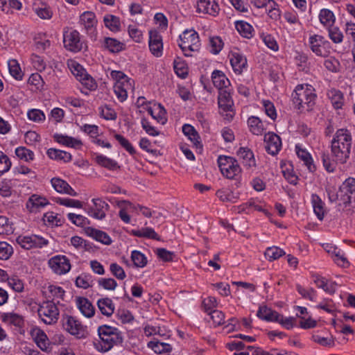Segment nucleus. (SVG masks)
I'll return each instance as SVG.
<instances>
[{
  "instance_id": "39",
  "label": "nucleus",
  "mask_w": 355,
  "mask_h": 355,
  "mask_svg": "<svg viewBox=\"0 0 355 355\" xmlns=\"http://www.w3.org/2000/svg\"><path fill=\"white\" fill-rule=\"evenodd\" d=\"M54 139L58 143L67 147L78 149L83 146V142L80 139L67 135L55 134L54 135Z\"/></svg>"
},
{
  "instance_id": "38",
  "label": "nucleus",
  "mask_w": 355,
  "mask_h": 355,
  "mask_svg": "<svg viewBox=\"0 0 355 355\" xmlns=\"http://www.w3.org/2000/svg\"><path fill=\"white\" fill-rule=\"evenodd\" d=\"M94 160L98 165L105 168L109 171H116L120 168V166L116 160L102 154H95Z\"/></svg>"
},
{
  "instance_id": "19",
  "label": "nucleus",
  "mask_w": 355,
  "mask_h": 355,
  "mask_svg": "<svg viewBox=\"0 0 355 355\" xmlns=\"http://www.w3.org/2000/svg\"><path fill=\"white\" fill-rule=\"evenodd\" d=\"M237 156L242 164L248 171H254L256 168V161L253 152L248 147H241L237 151Z\"/></svg>"
},
{
  "instance_id": "22",
  "label": "nucleus",
  "mask_w": 355,
  "mask_h": 355,
  "mask_svg": "<svg viewBox=\"0 0 355 355\" xmlns=\"http://www.w3.org/2000/svg\"><path fill=\"white\" fill-rule=\"evenodd\" d=\"M79 23L86 30L88 34H94L96 32L97 19L94 12L85 11L80 16Z\"/></svg>"
},
{
  "instance_id": "54",
  "label": "nucleus",
  "mask_w": 355,
  "mask_h": 355,
  "mask_svg": "<svg viewBox=\"0 0 355 355\" xmlns=\"http://www.w3.org/2000/svg\"><path fill=\"white\" fill-rule=\"evenodd\" d=\"M8 65L10 75L16 80H22L24 74L17 60L15 59L9 60Z\"/></svg>"
},
{
  "instance_id": "21",
  "label": "nucleus",
  "mask_w": 355,
  "mask_h": 355,
  "mask_svg": "<svg viewBox=\"0 0 355 355\" xmlns=\"http://www.w3.org/2000/svg\"><path fill=\"white\" fill-rule=\"evenodd\" d=\"M295 150L297 157L304 162L309 172L313 173L316 170V166L313 164V160L310 153L303 147L300 144L295 146Z\"/></svg>"
},
{
  "instance_id": "12",
  "label": "nucleus",
  "mask_w": 355,
  "mask_h": 355,
  "mask_svg": "<svg viewBox=\"0 0 355 355\" xmlns=\"http://www.w3.org/2000/svg\"><path fill=\"white\" fill-rule=\"evenodd\" d=\"M92 202V206L88 209V215L96 220H101L105 218L107 212L110 208L108 203L98 198H93Z\"/></svg>"
},
{
  "instance_id": "53",
  "label": "nucleus",
  "mask_w": 355,
  "mask_h": 355,
  "mask_svg": "<svg viewBox=\"0 0 355 355\" xmlns=\"http://www.w3.org/2000/svg\"><path fill=\"white\" fill-rule=\"evenodd\" d=\"M131 260L136 268H144L148 263L147 257L139 250H133L131 252Z\"/></svg>"
},
{
  "instance_id": "56",
  "label": "nucleus",
  "mask_w": 355,
  "mask_h": 355,
  "mask_svg": "<svg viewBox=\"0 0 355 355\" xmlns=\"http://www.w3.org/2000/svg\"><path fill=\"white\" fill-rule=\"evenodd\" d=\"M209 45L210 52L214 55H217L223 49L224 43L219 36H213L209 39Z\"/></svg>"
},
{
  "instance_id": "20",
  "label": "nucleus",
  "mask_w": 355,
  "mask_h": 355,
  "mask_svg": "<svg viewBox=\"0 0 355 355\" xmlns=\"http://www.w3.org/2000/svg\"><path fill=\"white\" fill-rule=\"evenodd\" d=\"M340 191L344 195L343 203L345 206L349 205L352 198H355V178H347L340 187Z\"/></svg>"
},
{
  "instance_id": "15",
  "label": "nucleus",
  "mask_w": 355,
  "mask_h": 355,
  "mask_svg": "<svg viewBox=\"0 0 355 355\" xmlns=\"http://www.w3.org/2000/svg\"><path fill=\"white\" fill-rule=\"evenodd\" d=\"M264 142L267 153L272 156L277 155L282 149V139L278 135L273 132H268L265 135Z\"/></svg>"
},
{
  "instance_id": "11",
  "label": "nucleus",
  "mask_w": 355,
  "mask_h": 355,
  "mask_svg": "<svg viewBox=\"0 0 355 355\" xmlns=\"http://www.w3.org/2000/svg\"><path fill=\"white\" fill-rule=\"evenodd\" d=\"M17 243L24 249L30 250L34 248H42L48 244V241L36 234L19 236Z\"/></svg>"
},
{
  "instance_id": "25",
  "label": "nucleus",
  "mask_w": 355,
  "mask_h": 355,
  "mask_svg": "<svg viewBox=\"0 0 355 355\" xmlns=\"http://www.w3.org/2000/svg\"><path fill=\"white\" fill-rule=\"evenodd\" d=\"M211 77L214 85L218 89V92L231 89L230 81L222 71L218 69L214 70L211 73Z\"/></svg>"
},
{
  "instance_id": "2",
  "label": "nucleus",
  "mask_w": 355,
  "mask_h": 355,
  "mask_svg": "<svg viewBox=\"0 0 355 355\" xmlns=\"http://www.w3.org/2000/svg\"><path fill=\"white\" fill-rule=\"evenodd\" d=\"M315 88L309 84H299L291 94L292 103L300 112L313 110L317 100Z\"/></svg>"
},
{
  "instance_id": "23",
  "label": "nucleus",
  "mask_w": 355,
  "mask_h": 355,
  "mask_svg": "<svg viewBox=\"0 0 355 355\" xmlns=\"http://www.w3.org/2000/svg\"><path fill=\"white\" fill-rule=\"evenodd\" d=\"M32 8L36 15L42 19L49 20L53 17V12L51 7L41 0H35Z\"/></svg>"
},
{
  "instance_id": "63",
  "label": "nucleus",
  "mask_w": 355,
  "mask_h": 355,
  "mask_svg": "<svg viewBox=\"0 0 355 355\" xmlns=\"http://www.w3.org/2000/svg\"><path fill=\"white\" fill-rule=\"evenodd\" d=\"M27 117L35 123H43L46 120V116L43 111L39 109H31L27 112Z\"/></svg>"
},
{
  "instance_id": "10",
  "label": "nucleus",
  "mask_w": 355,
  "mask_h": 355,
  "mask_svg": "<svg viewBox=\"0 0 355 355\" xmlns=\"http://www.w3.org/2000/svg\"><path fill=\"white\" fill-rule=\"evenodd\" d=\"M49 267L56 275L67 274L71 270L69 259L64 255H55L49 259Z\"/></svg>"
},
{
  "instance_id": "42",
  "label": "nucleus",
  "mask_w": 355,
  "mask_h": 355,
  "mask_svg": "<svg viewBox=\"0 0 355 355\" xmlns=\"http://www.w3.org/2000/svg\"><path fill=\"white\" fill-rule=\"evenodd\" d=\"M131 234L139 238H146L159 241L160 237L157 233L155 232L153 228L146 227L141 229L132 230Z\"/></svg>"
},
{
  "instance_id": "47",
  "label": "nucleus",
  "mask_w": 355,
  "mask_h": 355,
  "mask_svg": "<svg viewBox=\"0 0 355 355\" xmlns=\"http://www.w3.org/2000/svg\"><path fill=\"white\" fill-rule=\"evenodd\" d=\"M279 313L267 306H261L257 311V315L259 318L267 322H275Z\"/></svg>"
},
{
  "instance_id": "29",
  "label": "nucleus",
  "mask_w": 355,
  "mask_h": 355,
  "mask_svg": "<svg viewBox=\"0 0 355 355\" xmlns=\"http://www.w3.org/2000/svg\"><path fill=\"white\" fill-rule=\"evenodd\" d=\"M85 232L88 236L104 245H108L112 242L110 236L102 230L89 227L85 230Z\"/></svg>"
},
{
  "instance_id": "55",
  "label": "nucleus",
  "mask_w": 355,
  "mask_h": 355,
  "mask_svg": "<svg viewBox=\"0 0 355 355\" xmlns=\"http://www.w3.org/2000/svg\"><path fill=\"white\" fill-rule=\"evenodd\" d=\"M285 254L283 249L277 246H272L266 248L264 255L269 261H272L278 259Z\"/></svg>"
},
{
  "instance_id": "7",
  "label": "nucleus",
  "mask_w": 355,
  "mask_h": 355,
  "mask_svg": "<svg viewBox=\"0 0 355 355\" xmlns=\"http://www.w3.org/2000/svg\"><path fill=\"white\" fill-rule=\"evenodd\" d=\"M63 327L71 335L78 339L85 338L88 335L87 328L76 317L66 315L63 319Z\"/></svg>"
},
{
  "instance_id": "51",
  "label": "nucleus",
  "mask_w": 355,
  "mask_h": 355,
  "mask_svg": "<svg viewBox=\"0 0 355 355\" xmlns=\"http://www.w3.org/2000/svg\"><path fill=\"white\" fill-rule=\"evenodd\" d=\"M259 37L268 49L275 52L279 51V44L273 35L268 33L262 32L259 33Z\"/></svg>"
},
{
  "instance_id": "3",
  "label": "nucleus",
  "mask_w": 355,
  "mask_h": 355,
  "mask_svg": "<svg viewBox=\"0 0 355 355\" xmlns=\"http://www.w3.org/2000/svg\"><path fill=\"white\" fill-rule=\"evenodd\" d=\"M97 331L99 340L94 342V346L98 352H107L123 342L122 333L116 327L103 324L98 327Z\"/></svg>"
},
{
  "instance_id": "32",
  "label": "nucleus",
  "mask_w": 355,
  "mask_h": 355,
  "mask_svg": "<svg viewBox=\"0 0 355 355\" xmlns=\"http://www.w3.org/2000/svg\"><path fill=\"white\" fill-rule=\"evenodd\" d=\"M182 132L192 142L194 147L197 149H202L200 137L193 126L190 124H184L182 126Z\"/></svg>"
},
{
  "instance_id": "17",
  "label": "nucleus",
  "mask_w": 355,
  "mask_h": 355,
  "mask_svg": "<svg viewBox=\"0 0 355 355\" xmlns=\"http://www.w3.org/2000/svg\"><path fill=\"white\" fill-rule=\"evenodd\" d=\"M269 124L267 121H263L257 116H250L247 120L249 131L257 136H261L265 133Z\"/></svg>"
},
{
  "instance_id": "59",
  "label": "nucleus",
  "mask_w": 355,
  "mask_h": 355,
  "mask_svg": "<svg viewBox=\"0 0 355 355\" xmlns=\"http://www.w3.org/2000/svg\"><path fill=\"white\" fill-rule=\"evenodd\" d=\"M296 290L303 298L309 300L312 302L315 301L317 293L313 288H305L302 286L297 284Z\"/></svg>"
},
{
  "instance_id": "52",
  "label": "nucleus",
  "mask_w": 355,
  "mask_h": 355,
  "mask_svg": "<svg viewBox=\"0 0 355 355\" xmlns=\"http://www.w3.org/2000/svg\"><path fill=\"white\" fill-rule=\"evenodd\" d=\"M173 68L176 75L181 78H186L189 73V69L187 63L180 58L175 59L173 62Z\"/></svg>"
},
{
  "instance_id": "27",
  "label": "nucleus",
  "mask_w": 355,
  "mask_h": 355,
  "mask_svg": "<svg viewBox=\"0 0 355 355\" xmlns=\"http://www.w3.org/2000/svg\"><path fill=\"white\" fill-rule=\"evenodd\" d=\"M51 183L53 189L58 193L76 196L77 192L64 180L59 178H53Z\"/></svg>"
},
{
  "instance_id": "26",
  "label": "nucleus",
  "mask_w": 355,
  "mask_h": 355,
  "mask_svg": "<svg viewBox=\"0 0 355 355\" xmlns=\"http://www.w3.org/2000/svg\"><path fill=\"white\" fill-rule=\"evenodd\" d=\"M147 347L157 355H171L173 347L171 344L161 342L157 338H153L148 342Z\"/></svg>"
},
{
  "instance_id": "16",
  "label": "nucleus",
  "mask_w": 355,
  "mask_h": 355,
  "mask_svg": "<svg viewBox=\"0 0 355 355\" xmlns=\"http://www.w3.org/2000/svg\"><path fill=\"white\" fill-rule=\"evenodd\" d=\"M229 58L233 71L236 74L241 75L247 70V58L242 53L239 51H232L229 54Z\"/></svg>"
},
{
  "instance_id": "18",
  "label": "nucleus",
  "mask_w": 355,
  "mask_h": 355,
  "mask_svg": "<svg viewBox=\"0 0 355 355\" xmlns=\"http://www.w3.org/2000/svg\"><path fill=\"white\" fill-rule=\"evenodd\" d=\"M220 7L217 0H199L196 4V12L216 17L218 15Z\"/></svg>"
},
{
  "instance_id": "34",
  "label": "nucleus",
  "mask_w": 355,
  "mask_h": 355,
  "mask_svg": "<svg viewBox=\"0 0 355 355\" xmlns=\"http://www.w3.org/2000/svg\"><path fill=\"white\" fill-rule=\"evenodd\" d=\"M49 204L46 198L38 195H32L26 202V208L31 212H37Z\"/></svg>"
},
{
  "instance_id": "58",
  "label": "nucleus",
  "mask_w": 355,
  "mask_h": 355,
  "mask_svg": "<svg viewBox=\"0 0 355 355\" xmlns=\"http://www.w3.org/2000/svg\"><path fill=\"white\" fill-rule=\"evenodd\" d=\"M329 39L335 44H340L343 41L344 35L338 26L334 25L327 28Z\"/></svg>"
},
{
  "instance_id": "8",
  "label": "nucleus",
  "mask_w": 355,
  "mask_h": 355,
  "mask_svg": "<svg viewBox=\"0 0 355 355\" xmlns=\"http://www.w3.org/2000/svg\"><path fill=\"white\" fill-rule=\"evenodd\" d=\"M63 44L67 50L74 53L80 51L84 44L79 32L69 28L63 32Z\"/></svg>"
},
{
  "instance_id": "9",
  "label": "nucleus",
  "mask_w": 355,
  "mask_h": 355,
  "mask_svg": "<svg viewBox=\"0 0 355 355\" xmlns=\"http://www.w3.org/2000/svg\"><path fill=\"white\" fill-rule=\"evenodd\" d=\"M329 42L323 35L319 34H310L308 39V45L311 51L317 56L325 57L328 51L326 48L329 46Z\"/></svg>"
},
{
  "instance_id": "41",
  "label": "nucleus",
  "mask_w": 355,
  "mask_h": 355,
  "mask_svg": "<svg viewBox=\"0 0 355 355\" xmlns=\"http://www.w3.org/2000/svg\"><path fill=\"white\" fill-rule=\"evenodd\" d=\"M235 28L243 37L250 39L254 35V28L251 24L243 21L238 20L234 22Z\"/></svg>"
},
{
  "instance_id": "40",
  "label": "nucleus",
  "mask_w": 355,
  "mask_h": 355,
  "mask_svg": "<svg viewBox=\"0 0 355 355\" xmlns=\"http://www.w3.org/2000/svg\"><path fill=\"white\" fill-rule=\"evenodd\" d=\"M318 18L321 24L326 29L334 26L336 21V17L334 12L327 8H322L320 10Z\"/></svg>"
},
{
  "instance_id": "60",
  "label": "nucleus",
  "mask_w": 355,
  "mask_h": 355,
  "mask_svg": "<svg viewBox=\"0 0 355 355\" xmlns=\"http://www.w3.org/2000/svg\"><path fill=\"white\" fill-rule=\"evenodd\" d=\"M105 26L112 31H118L120 28V21L119 17L107 15L103 19Z\"/></svg>"
},
{
  "instance_id": "24",
  "label": "nucleus",
  "mask_w": 355,
  "mask_h": 355,
  "mask_svg": "<svg viewBox=\"0 0 355 355\" xmlns=\"http://www.w3.org/2000/svg\"><path fill=\"white\" fill-rule=\"evenodd\" d=\"M134 80H128L121 83H115L114 85V92L120 102L125 101L128 98L129 90L134 89Z\"/></svg>"
},
{
  "instance_id": "14",
  "label": "nucleus",
  "mask_w": 355,
  "mask_h": 355,
  "mask_svg": "<svg viewBox=\"0 0 355 355\" xmlns=\"http://www.w3.org/2000/svg\"><path fill=\"white\" fill-rule=\"evenodd\" d=\"M148 46L151 53L159 58L163 53V41L162 36L157 30L149 31Z\"/></svg>"
},
{
  "instance_id": "28",
  "label": "nucleus",
  "mask_w": 355,
  "mask_h": 355,
  "mask_svg": "<svg viewBox=\"0 0 355 355\" xmlns=\"http://www.w3.org/2000/svg\"><path fill=\"white\" fill-rule=\"evenodd\" d=\"M76 304L80 313L86 318H90L94 316L95 309L90 301L84 297H78L76 299Z\"/></svg>"
},
{
  "instance_id": "48",
  "label": "nucleus",
  "mask_w": 355,
  "mask_h": 355,
  "mask_svg": "<svg viewBox=\"0 0 355 355\" xmlns=\"http://www.w3.org/2000/svg\"><path fill=\"white\" fill-rule=\"evenodd\" d=\"M282 168V173L284 178L291 184L296 185L298 182V176L295 174L293 170V166L291 164H285L281 165Z\"/></svg>"
},
{
  "instance_id": "46",
  "label": "nucleus",
  "mask_w": 355,
  "mask_h": 355,
  "mask_svg": "<svg viewBox=\"0 0 355 355\" xmlns=\"http://www.w3.org/2000/svg\"><path fill=\"white\" fill-rule=\"evenodd\" d=\"M268 17L272 20H279L281 17V10L279 4L274 0H268L264 8Z\"/></svg>"
},
{
  "instance_id": "37",
  "label": "nucleus",
  "mask_w": 355,
  "mask_h": 355,
  "mask_svg": "<svg viewBox=\"0 0 355 355\" xmlns=\"http://www.w3.org/2000/svg\"><path fill=\"white\" fill-rule=\"evenodd\" d=\"M327 95L335 109L338 110L343 107L345 98L343 93L340 90L331 88L327 91Z\"/></svg>"
},
{
  "instance_id": "6",
  "label": "nucleus",
  "mask_w": 355,
  "mask_h": 355,
  "mask_svg": "<svg viewBox=\"0 0 355 355\" xmlns=\"http://www.w3.org/2000/svg\"><path fill=\"white\" fill-rule=\"evenodd\" d=\"M37 313L40 319L44 324L51 325L58 322L60 311L53 300H46L39 305Z\"/></svg>"
},
{
  "instance_id": "1",
  "label": "nucleus",
  "mask_w": 355,
  "mask_h": 355,
  "mask_svg": "<svg viewBox=\"0 0 355 355\" xmlns=\"http://www.w3.org/2000/svg\"><path fill=\"white\" fill-rule=\"evenodd\" d=\"M330 147L332 161L326 153H322L321 159L324 168L328 172H334L335 166L332 162L344 164L349 160L352 148L351 132L347 128L338 129L332 137Z\"/></svg>"
},
{
  "instance_id": "13",
  "label": "nucleus",
  "mask_w": 355,
  "mask_h": 355,
  "mask_svg": "<svg viewBox=\"0 0 355 355\" xmlns=\"http://www.w3.org/2000/svg\"><path fill=\"white\" fill-rule=\"evenodd\" d=\"M311 339L324 347L330 348L335 346L334 337L326 329L313 331Z\"/></svg>"
},
{
  "instance_id": "61",
  "label": "nucleus",
  "mask_w": 355,
  "mask_h": 355,
  "mask_svg": "<svg viewBox=\"0 0 355 355\" xmlns=\"http://www.w3.org/2000/svg\"><path fill=\"white\" fill-rule=\"evenodd\" d=\"M100 116L105 120H115L117 117L116 112L110 105H103L98 107Z\"/></svg>"
},
{
  "instance_id": "49",
  "label": "nucleus",
  "mask_w": 355,
  "mask_h": 355,
  "mask_svg": "<svg viewBox=\"0 0 355 355\" xmlns=\"http://www.w3.org/2000/svg\"><path fill=\"white\" fill-rule=\"evenodd\" d=\"M103 45L111 53H119L123 50L125 46L123 43L112 37H105Z\"/></svg>"
},
{
  "instance_id": "33",
  "label": "nucleus",
  "mask_w": 355,
  "mask_h": 355,
  "mask_svg": "<svg viewBox=\"0 0 355 355\" xmlns=\"http://www.w3.org/2000/svg\"><path fill=\"white\" fill-rule=\"evenodd\" d=\"M327 252L331 255L334 261L338 266L344 268L349 266V262L346 257L345 253L340 249L336 246L331 245L329 247Z\"/></svg>"
},
{
  "instance_id": "43",
  "label": "nucleus",
  "mask_w": 355,
  "mask_h": 355,
  "mask_svg": "<svg viewBox=\"0 0 355 355\" xmlns=\"http://www.w3.org/2000/svg\"><path fill=\"white\" fill-rule=\"evenodd\" d=\"M97 305L101 313L106 316L112 315L115 309L114 304L109 297L99 299Z\"/></svg>"
},
{
  "instance_id": "5",
  "label": "nucleus",
  "mask_w": 355,
  "mask_h": 355,
  "mask_svg": "<svg viewBox=\"0 0 355 355\" xmlns=\"http://www.w3.org/2000/svg\"><path fill=\"white\" fill-rule=\"evenodd\" d=\"M217 162L222 175L227 179H236L241 173L238 161L232 157L220 155Z\"/></svg>"
},
{
  "instance_id": "62",
  "label": "nucleus",
  "mask_w": 355,
  "mask_h": 355,
  "mask_svg": "<svg viewBox=\"0 0 355 355\" xmlns=\"http://www.w3.org/2000/svg\"><path fill=\"white\" fill-rule=\"evenodd\" d=\"M15 154L19 159L26 162L32 161L35 157L34 153L31 150L24 146L17 147L15 149Z\"/></svg>"
},
{
  "instance_id": "4",
  "label": "nucleus",
  "mask_w": 355,
  "mask_h": 355,
  "mask_svg": "<svg viewBox=\"0 0 355 355\" xmlns=\"http://www.w3.org/2000/svg\"><path fill=\"white\" fill-rule=\"evenodd\" d=\"M178 46L185 56H192L193 52H197L200 49L201 43L198 33L193 29L185 30L179 36Z\"/></svg>"
},
{
  "instance_id": "45",
  "label": "nucleus",
  "mask_w": 355,
  "mask_h": 355,
  "mask_svg": "<svg viewBox=\"0 0 355 355\" xmlns=\"http://www.w3.org/2000/svg\"><path fill=\"white\" fill-rule=\"evenodd\" d=\"M147 112L158 123L164 124L166 122V111L161 104L155 105L153 107H148Z\"/></svg>"
},
{
  "instance_id": "31",
  "label": "nucleus",
  "mask_w": 355,
  "mask_h": 355,
  "mask_svg": "<svg viewBox=\"0 0 355 355\" xmlns=\"http://www.w3.org/2000/svg\"><path fill=\"white\" fill-rule=\"evenodd\" d=\"M311 202L314 214L318 219L322 221L327 214L324 202L322 200L320 197L315 193L311 195Z\"/></svg>"
},
{
  "instance_id": "30",
  "label": "nucleus",
  "mask_w": 355,
  "mask_h": 355,
  "mask_svg": "<svg viewBox=\"0 0 355 355\" xmlns=\"http://www.w3.org/2000/svg\"><path fill=\"white\" fill-rule=\"evenodd\" d=\"M230 92L231 89L218 92V104L219 109L223 112L232 111L234 103Z\"/></svg>"
},
{
  "instance_id": "57",
  "label": "nucleus",
  "mask_w": 355,
  "mask_h": 355,
  "mask_svg": "<svg viewBox=\"0 0 355 355\" xmlns=\"http://www.w3.org/2000/svg\"><path fill=\"white\" fill-rule=\"evenodd\" d=\"M275 322L279 323L284 329L290 330L295 327L296 324V318L293 316L285 317L279 313Z\"/></svg>"
},
{
  "instance_id": "44",
  "label": "nucleus",
  "mask_w": 355,
  "mask_h": 355,
  "mask_svg": "<svg viewBox=\"0 0 355 355\" xmlns=\"http://www.w3.org/2000/svg\"><path fill=\"white\" fill-rule=\"evenodd\" d=\"M48 157L56 161H62L64 163L69 162L71 160V155L64 150L56 148H49L46 152Z\"/></svg>"
},
{
  "instance_id": "35",
  "label": "nucleus",
  "mask_w": 355,
  "mask_h": 355,
  "mask_svg": "<svg viewBox=\"0 0 355 355\" xmlns=\"http://www.w3.org/2000/svg\"><path fill=\"white\" fill-rule=\"evenodd\" d=\"M31 336L33 338L37 346L42 351H47L49 347V338L43 330L40 328H35L31 331Z\"/></svg>"
},
{
  "instance_id": "50",
  "label": "nucleus",
  "mask_w": 355,
  "mask_h": 355,
  "mask_svg": "<svg viewBox=\"0 0 355 355\" xmlns=\"http://www.w3.org/2000/svg\"><path fill=\"white\" fill-rule=\"evenodd\" d=\"M295 64L300 71L308 72L310 69L309 56L306 53L297 52L295 57Z\"/></svg>"
},
{
  "instance_id": "64",
  "label": "nucleus",
  "mask_w": 355,
  "mask_h": 355,
  "mask_svg": "<svg viewBox=\"0 0 355 355\" xmlns=\"http://www.w3.org/2000/svg\"><path fill=\"white\" fill-rule=\"evenodd\" d=\"M6 282H8V285L10 288L15 292L21 293L24 289L23 281L17 276L10 277L9 275H8V279H6Z\"/></svg>"
},
{
  "instance_id": "36",
  "label": "nucleus",
  "mask_w": 355,
  "mask_h": 355,
  "mask_svg": "<svg viewBox=\"0 0 355 355\" xmlns=\"http://www.w3.org/2000/svg\"><path fill=\"white\" fill-rule=\"evenodd\" d=\"M0 319L4 324L10 326L20 327L24 324L23 317L15 312L1 313Z\"/></svg>"
}]
</instances>
